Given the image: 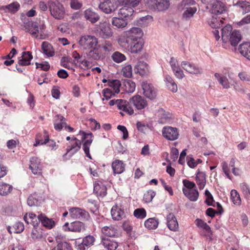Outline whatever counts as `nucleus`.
<instances>
[{
  "mask_svg": "<svg viewBox=\"0 0 250 250\" xmlns=\"http://www.w3.org/2000/svg\"><path fill=\"white\" fill-rule=\"evenodd\" d=\"M230 25H227L222 28V40L224 43H229L232 46H235L241 39V35L239 31H232Z\"/></svg>",
  "mask_w": 250,
  "mask_h": 250,
  "instance_id": "obj_1",
  "label": "nucleus"
},
{
  "mask_svg": "<svg viewBox=\"0 0 250 250\" xmlns=\"http://www.w3.org/2000/svg\"><path fill=\"white\" fill-rule=\"evenodd\" d=\"M195 4V2L193 0H183L181 2L179 7L186 8V10L183 14V18L184 20L188 21L193 17L197 11V8L195 6L190 7V6H193Z\"/></svg>",
  "mask_w": 250,
  "mask_h": 250,
  "instance_id": "obj_2",
  "label": "nucleus"
},
{
  "mask_svg": "<svg viewBox=\"0 0 250 250\" xmlns=\"http://www.w3.org/2000/svg\"><path fill=\"white\" fill-rule=\"evenodd\" d=\"M207 5L210 12L215 15L221 14L225 11L224 4L219 0H201Z\"/></svg>",
  "mask_w": 250,
  "mask_h": 250,
  "instance_id": "obj_3",
  "label": "nucleus"
},
{
  "mask_svg": "<svg viewBox=\"0 0 250 250\" xmlns=\"http://www.w3.org/2000/svg\"><path fill=\"white\" fill-rule=\"evenodd\" d=\"M127 102L128 105L126 106L130 107L133 110V114L134 110L132 106L138 110H141L144 109L147 105V102L144 98L138 95L132 97Z\"/></svg>",
  "mask_w": 250,
  "mask_h": 250,
  "instance_id": "obj_4",
  "label": "nucleus"
},
{
  "mask_svg": "<svg viewBox=\"0 0 250 250\" xmlns=\"http://www.w3.org/2000/svg\"><path fill=\"white\" fill-rule=\"evenodd\" d=\"M98 39L94 36L84 35L80 38L79 43L84 49H91L98 44Z\"/></svg>",
  "mask_w": 250,
  "mask_h": 250,
  "instance_id": "obj_5",
  "label": "nucleus"
},
{
  "mask_svg": "<svg viewBox=\"0 0 250 250\" xmlns=\"http://www.w3.org/2000/svg\"><path fill=\"white\" fill-rule=\"evenodd\" d=\"M117 0H106L99 5V8L104 13L109 14L114 13L118 8Z\"/></svg>",
  "mask_w": 250,
  "mask_h": 250,
  "instance_id": "obj_6",
  "label": "nucleus"
},
{
  "mask_svg": "<svg viewBox=\"0 0 250 250\" xmlns=\"http://www.w3.org/2000/svg\"><path fill=\"white\" fill-rule=\"evenodd\" d=\"M146 5L153 9L163 11L169 6V0H146Z\"/></svg>",
  "mask_w": 250,
  "mask_h": 250,
  "instance_id": "obj_7",
  "label": "nucleus"
},
{
  "mask_svg": "<svg viewBox=\"0 0 250 250\" xmlns=\"http://www.w3.org/2000/svg\"><path fill=\"white\" fill-rule=\"evenodd\" d=\"M49 6L52 16L56 19L63 18L64 10L63 6L59 2L50 1L49 2Z\"/></svg>",
  "mask_w": 250,
  "mask_h": 250,
  "instance_id": "obj_8",
  "label": "nucleus"
},
{
  "mask_svg": "<svg viewBox=\"0 0 250 250\" xmlns=\"http://www.w3.org/2000/svg\"><path fill=\"white\" fill-rule=\"evenodd\" d=\"M79 134L83 135L82 139L83 140H85V142L83 144V149L84 150V152L86 156L91 159L92 158L89 153V147L93 141V135L91 132L86 133L85 132L83 131H80L79 132Z\"/></svg>",
  "mask_w": 250,
  "mask_h": 250,
  "instance_id": "obj_9",
  "label": "nucleus"
},
{
  "mask_svg": "<svg viewBox=\"0 0 250 250\" xmlns=\"http://www.w3.org/2000/svg\"><path fill=\"white\" fill-rule=\"evenodd\" d=\"M71 218L76 219L87 220L89 215L88 212L79 208H71L69 209Z\"/></svg>",
  "mask_w": 250,
  "mask_h": 250,
  "instance_id": "obj_10",
  "label": "nucleus"
},
{
  "mask_svg": "<svg viewBox=\"0 0 250 250\" xmlns=\"http://www.w3.org/2000/svg\"><path fill=\"white\" fill-rule=\"evenodd\" d=\"M110 106L116 105L119 109L123 110L129 115L133 114V110L129 106H126L127 102L122 99L111 100L109 102Z\"/></svg>",
  "mask_w": 250,
  "mask_h": 250,
  "instance_id": "obj_11",
  "label": "nucleus"
},
{
  "mask_svg": "<svg viewBox=\"0 0 250 250\" xmlns=\"http://www.w3.org/2000/svg\"><path fill=\"white\" fill-rule=\"evenodd\" d=\"M164 137L168 140L173 141L178 139L179 133L177 128L171 126H165L162 130Z\"/></svg>",
  "mask_w": 250,
  "mask_h": 250,
  "instance_id": "obj_12",
  "label": "nucleus"
},
{
  "mask_svg": "<svg viewBox=\"0 0 250 250\" xmlns=\"http://www.w3.org/2000/svg\"><path fill=\"white\" fill-rule=\"evenodd\" d=\"M142 87L144 95L147 98L152 100L156 96V92L153 85L147 82L142 83Z\"/></svg>",
  "mask_w": 250,
  "mask_h": 250,
  "instance_id": "obj_13",
  "label": "nucleus"
},
{
  "mask_svg": "<svg viewBox=\"0 0 250 250\" xmlns=\"http://www.w3.org/2000/svg\"><path fill=\"white\" fill-rule=\"evenodd\" d=\"M181 65L186 71L190 74L197 75L203 73L202 69L201 68L188 61L182 62Z\"/></svg>",
  "mask_w": 250,
  "mask_h": 250,
  "instance_id": "obj_14",
  "label": "nucleus"
},
{
  "mask_svg": "<svg viewBox=\"0 0 250 250\" xmlns=\"http://www.w3.org/2000/svg\"><path fill=\"white\" fill-rule=\"evenodd\" d=\"M24 29L26 32H29L30 34L36 38H39L37 34L39 33V24L36 22L28 21L24 23Z\"/></svg>",
  "mask_w": 250,
  "mask_h": 250,
  "instance_id": "obj_15",
  "label": "nucleus"
},
{
  "mask_svg": "<svg viewBox=\"0 0 250 250\" xmlns=\"http://www.w3.org/2000/svg\"><path fill=\"white\" fill-rule=\"evenodd\" d=\"M96 239L93 235H88L83 239L82 242L78 245V250H85L94 245Z\"/></svg>",
  "mask_w": 250,
  "mask_h": 250,
  "instance_id": "obj_16",
  "label": "nucleus"
},
{
  "mask_svg": "<svg viewBox=\"0 0 250 250\" xmlns=\"http://www.w3.org/2000/svg\"><path fill=\"white\" fill-rule=\"evenodd\" d=\"M29 168L34 174H41L42 166L40 160L37 157L31 158L30 160Z\"/></svg>",
  "mask_w": 250,
  "mask_h": 250,
  "instance_id": "obj_17",
  "label": "nucleus"
},
{
  "mask_svg": "<svg viewBox=\"0 0 250 250\" xmlns=\"http://www.w3.org/2000/svg\"><path fill=\"white\" fill-rule=\"evenodd\" d=\"M111 214L112 219L114 220H121L125 217L124 210L122 208L121 206L118 205H115L112 208Z\"/></svg>",
  "mask_w": 250,
  "mask_h": 250,
  "instance_id": "obj_18",
  "label": "nucleus"
},
{
  "mask_svg": "<svg viewBox=\"0 0 250 250\" xmlns=\"http://www.w3.org/2000/svg\"><path fill=\"white\" fill-rule=\"evenodd\" d=\"M84 18L92 23L97 22L100 18V15L91 8L86 9L83 12Z\"/></svg>",
  "mask_w": 250,
  "mask_h": 250,
  "instance_id": "obj_19",
  "label": "nucleus"
},
{
  "mask_svg": "<svg viewBox=\"0 0 250 250\" xmlns=\"http://www.w3.org/2000/svg\"><path fill=\"white\" fill-rule=\"evenodd\" d=\"M101 231L103 234L110 237H118L120 236L117 227L113 225L104 226L102 228Z\"/></svg>",
  "mask_w": 250,
  "mask_h": 250,
  "instance_id": "obj_20",
  "label": "nucleus"
},
{
  "mask_svg": "<svg viewBox=\"0 0 250 250\" xmlns=\"http://www.w3.org/2000/svg\"><path fill=\"white\" fill-rule=\"evenodd\" d=\"M142 35V30L138 27H132L125 32V36L130 38L131 41L140 39Z\"/></svg>",
  "mask_w": 250,
  "mask_h": 250,
  "instance_id": "obj_21",
  "label": "nucleus"
},
{
  "mask_svg": "<svg viewBox=\"0 0 250 250\" xmlns=\"http://www.w3.org/2000/svg\"><path fill=\"white\" fill-rule=\"evenodd\" d=\"M99 28L100 34L103 38H108L112 36V30L106 22H100Z\"/></svg>",
  "mask_w": 250,
  "mask_h": 250,
  "instance_id": "obj_22",
  "label": "nucleus"
},
{
  "mask_svg": "<svg viewBox=\"0 0 250 250\" xmlns=\"http://www.w3.org/2000/svg\"><path fill=\"white\" fill-rule=\"evenodd\" d=\"M91 49L87 54V56L89 59L99 61L102 60L105 58V55L102 53L96 46Z\"/></svg>",
  "mask_w": 250,
  "mask_h": 250,
  "instance_id": "obj_23",
  "label": "nucleus"
},
{
  "mask_svg": "<svg viewBox=\"0 0 250 250\" xmlns=\"http://www.w3.org/2000/svg\"><path fill=\"white\" fill-rule=\"evenodd\" d=\"M144 46V42L140 39L131 41L128 51L131 53H138L141 52Z\"/></svg>",
  "mask_w": 250,
  "mask_h": 250,
  "instance_id": "obj_24",
  "label": "nucleus"
},
{
  "mask_svg": "<svg viewBox=\"0 0 250 250\" xmlns=\"http://www.w3.org/2000/svg\"><path fill=\"white\" fill-rule=\"evenodd\" d=\"M102 244L104 248L107 250H116L118 243L115 240L109 238H102Z\"/></svg>",
  "mask_w": 250,
  "mask_h": 250,
  "instance_id": "obj_25",
  "label": "nucleus"
},
{
  "mask_svg": "<svg viewBox=\"0 0 250 250\" xmlns=\"http://www.w3.org/2000/svg\"><path fill=\"white\" fill-rule=\"evenodd\" d=\"M112 24L118 28H123L127 24V19L117 15L112 19Z\"/></svg>",
  "mask_w": 250,
  "mask_h": 250,
  "instance_id": "obj_26",
  "label": "nucleus"
},
{
  "mask_svg": "<svg viewBox=\"0 0 250 250\" xmlns=\"http://www.w3.org/2000/svg\"><path fill=\"white\" fill-rule=\"evenodd\" d=\"M135 72L139 73L141 76H144L148 72V66L146 62L143 61H139L135 66Z\"/></svg>",
  "mask_w": 250,
  "mask_h": 250,
  "instance_id": "obj_27",
  "label": "nucleus"
},
{
  "mask_svg": "<svg viewBox=\"0 0 250 250\" xmlns=\"http://www.w3.org/2000/svg\"><path fill=\"white\" fill-rule=\"evenodd\" d=\"M38 219L41 222L42 225L49 229L53 228L55 225V222L52 219L47 217L44 214L41 213L38 216Z\"/></svg>",
  "mask_w": 250,
  "mask_h": 250,
  "instance_id": "obj_28",
  "label": "nucleus"
},
{
  "mask_svg": "<svg viewBox=\"0 0 250 250\" xmlns=\"http://www.w3.org/2000/svg\"><path fill=\"white\" fill-rule=\"evenodd\" d=\"M111 166L114 174H121L125 170V164L119 160L114 161Z\"/></svg>",
  "mask_w": 250,
  "mask_h": 250,
  "instance_id": "obj_29",
  "label": "nucleus"
},
{
  "mask_svg": "<svg viewBox=\"0 0 250 250\" xmlns=\"http://www.w3.org/2000/svg\"><path fill=\"white\" fill-rule=\"evenodd\" d=\"M33 59L32 54L29 51L23 52L21 58H19V65L25 66L30 64V61Z\"/></svg>",
  "mask_w": 250,
  "mask_h": 250,
  "instance_id": "obj_30",
  "label": "nucleus"
},
{
  "mask_svg": "<svg viewBox=\"0 0 250 250\" xmlns=\"http://www.w3.org/2000/svg\"><path fill=\"white\" fill-rule=\"evenodd\" d=\"M167 225L169 229L172 231H176L179 228L177 219L172 213H169L167 216Z\"/></svg>",
  "mask_w": 250,
  "mask_h": 250,
  "instance_id": "obj_31",
  "label": "nucleus"
},
{
  "mask_svg": "<svg viewBox=\"0 0 250 250\" xmlns=\"http://www.w3.org/2000/svg\"><path fill=\"white\" fill-rule=\"evenodd\" d=\"M183 191L184 195L187 197L191 201H196L197 200L199 193L196 189H186L184 188Z\"/></svg>",
  "mask_w": 250,
  "mask_h": 250,
  "instance_id": "obj_32",
  "label": "nucleus"
},
{
  "mask_svg": "<svg viewBox=\"0 0 250 250\" xmlns=\"http://www.w3.org/2000/svg\"><path fill=\"white\" fill-rule=\"evenodd\" d=\"M240 53L245 58L250 61V42H246L239 45Z\"/></svg>",
  "mask_w": 250,
  "mask_h": 250,
  "instance_id": "obj_33",
  "label": "nucleus"
},
{
  "mask_svg": "<svg viewBox=\"0 0 250 250\" xmlns=\"http://www.w3.org/2000/svg\"><path fill=\"white\" fill-rule=\"evenodd\" d=\"M24 229V226L23 224L20 222H16L13 226H9L7 227V229L10 234L12 233H21L23 231Z\"/></svg>",
  "mask_w": 250,
  "mask_h": 250,
  "instance_id": "obj_34",
  "label": "nucleus"
},
{
  "mask_svg": "<svg viewBox=\"0 0 250 250\" xmlns=\"http://www.w3.org/2000/svg\"><path fill=\"white\" fill-rule=\"evenodd\" d=\"M206 174L199 170L197 172L196 176V183L199 186V188L202 190L204 188L206 183Z\"/></svg>",
  "mask_w": 250,
  "mask_h": 250,
  "instance_id": "obj_35",
  "label": "nucleus"
},
{
  "mask_svg": "<svg viewBox=\"0 0 250 250\" xmlns=\"http://www.w3.org/2000/svg\"><path fill=\"white\" fill-rule=\"evenodd\" d=\"M85 230V226L83 223L80 221H75L71 223L68 230L80 232Z\"/></svg>",
  "mask_w": 250,
  "mask_h": 250,
  "instance_id": "obj_36",
  "label": "nucleus"
},
{
  "mask_svg": "<svg viewBox=\"0 0 250 250\" xmlns=\"http://www.w3.org/2000/svg\"><path fill=\"white\" fill-rule=\"evenodd\" d=\"M82 145L81 141L74 142L71 144V146H68L66 149V152L63 155V157L64 158L66 155L71 152V156L78 151L81 148Z\"/></svg>",
  "mask_w": 250,
  "mask_h": 250,
  "instance_id": "obj_37",
  "label": "nucleus"
},
{
  "mask_svg": "<svg viewBox=\"0 0 250 250\" xmlns=\"http://www.w3.org/2000/svg\"><path fill=\"white\" fill-rule=\"evenodd\" d=\"M94 191L97 195L104 197L106 194V188L101 183H95L94 185Z\"/></svg>",
  "mask_w": 250,
  "mask_h": 250,
  "instance_id": "obj_38",
  "label": "nucleus"
},
{
  "mask_svg": "<svg viewBox=\"0 0 250 250\" xmlns=\"http://www.w3.org/2000/svg\"><path fill=\"white\" fill-rule=\"evenodd\" d=\"M134 12V10L131 7H128L124 5L123 7L120 8L118 12V15L119 16H121L124 18L127 19L128 17L131 16L133 13Z\"/></svg>",
  "mask_w": 250,
  "mask_h": 250,
  "instance_id": "obj_39",
  "label": "nucleus"
},
{
  "mask_svg": "<svg viewBox=\"0 0 250 250\" xmlns=\"http://www.w3.org/2000/svg\"><path fill=\"white\" fill-rule=\"evenodd\" d=\"M23 218L27 224H31L34 227L37 226L40 222V221L37 220L36 214L33 213H30L28 215L25 214Z\"/></svg>",
  "mask_w": 250,
  "mask_h": 250,
  "instance_id": "obj_40",
  "label": "nucleus"
},
{
  "mask_svg": "<svg viewBox=\"0 0 250 250\" xmlns=\"http://www.w3.org/2000/svg\"><path fill=\"white\" fill-rule=\"evenodd\" d=\"M166 84L167 88L173 92L177 91L178 88L174 80L169 75H167L165 78Z\"/></svg>",
  "mask_w": 250,
  "mask_h": 250,
  "instance_id": "obj_41",
  "label": "nucleus"
},
{
  "mask_svg": "<svg viewBox=\"0 0 250 250\" xmlns=\"http://www.w3.org/2000/svg\"><path fill=\"white\" fill-rule=\"evenodd\" d=\"M66 125L65 119L62 116L58 115L56 116L54 128L57 130H61Z\"/></svg>",
  "mask_w": 250,
  "mask_h": 250,
  "instance_id": "obj_42",
  "label": "nucleus"
},
{
  "mask_svg": "<svg viewBox=\"0 0 250 250\" xmlns=\"http://www.w3.org/2000/svg\"><path fill=\"white\" fill-rule=\"evenodd\" d=\"M240 8V11L243 14L250 12V2L247 1H239L235 4Z\"/></svg>",
  "mask_w": 250,
  "mask_h": 250,
  "instance_id": "obj_43",
  "label": "nucleus"
},
{
  "mask_svg": "<svg viewBox=\"0 0 250 250\" xmlns=\"http://www.w3.org/2000/svg\"><path fill=\"white\" fill-rule=\"evenodd\" d=\"M42 49L44 54L49 57H51L54 55V52L51 45L48 42H43L42 43Z\"/></svg>",
  "mask_w": 250,
  "mask_h": 250,
  "instance_id": "obj_44",
  "label": "nucleus"
},
{
  "mask_svg": "<svg viewBox=\"0 0 250 250\" xmlns=\"http://www.w3.org/2000/svg\"><path fill=\"white\" fill-rule=\"evenodd\" d=\"M112 60L116 63H121L126 60L125 56L119 51L114 52L111 55Z\"/></svg>",
  "mask_w": 250,
  "mask_h": 250,
  "instance_id": "obj_45",
  "label": "nucleus"
},
{
  "mask_svg": "<svg viewBox=\"0 0 250 250\" xmlns=\"http://www.w3.org/2000/svg\"><path fill=\"white\" fill-rule=\"evenodd\" d=\"M214 76L224 88L228 89L229 87V83L226 77L217 73L215 74Z\"/></svg>",
  "mask_w": 250,
  "mask_h": 250,
  "instance_id": "obj_46",
  "label": "nucleus"
},
{
  "mask_svg": "<svg viewBox=\"0 0 250 250\" xmlns=\"http://www.w3.org/2000/svg\"><path fill=\"white\" fill-rule=\"evenodd\" d=\"M131 42V40L127 36H124L118 39V43H119L120 45L122 47L126 49L127 50H128V49L129 48Z\"/></svg>",
  "mask_w": 250,
  "mask_h": 250,
  "instance_id": "obj_47",
  "label": "nucleus"
},
{
  "mask_svg": "<svg viewBox=\"0 0 250 250\" xmlns=\"http://www.w3.org/2000/svg\"><path fill=\"white\" fill-rule=\"evenodd\" d=\"M71 245L66 241L59 242L57 246L50 250H72Z\"/></svg>",
  "mask_w": 250,
  "mask_h": 250,
  "instance_id": "obj_48",
  "label": "nucleus"
},
{
  "mask_svg": "<svg viewBox=\"0 0 250 250\" xmlns=\"http://www.w3.org/2000/svg\"><path fill=\"white\" fill-rule=\"evenodd\" d=\"M12 189V186L9 184L6 183L0 184V195H6L11 192Z\"/></svg>",
  "mask_w": 250,
  "mask_h": 250,
  "instance_id": "obj_49",
  "label": "nucleus"
},
{
  "mask_svg": "<svg viewBox=\"0 0 250 250\" xmlns=\"http://www.w3.org/2000/svg\"><path fill=\"white\" fill-rule=\"evenodd\" d=\"M108 84L110 87L109 88L111 89L115 94L119 93L121 83L119 80H115L109 81L108 83Z\"/></svg>",
  "mask_w": 250,
  "mask_h": 250,
  "instance_id": "obj_50",
  "label": "nucleus"
},
{
  "mask_svg": "<svg viewBox=\"0 0 250 250\" xmlns=\"http://www.w3.org/2000/svg\"><path fill=\"white\" fill-rule=\"evenodd\" d=\"M240 188L245 198L250 200V187L246 183H242L240 184Z\"/></svg>",
  "mask_w": 250,
  "mask_h": 250,
  "instance_id": "obj_51",
  "label": "nucleus"
},
{
  "mask_svg": "<svg viewBox=\"0 0 250 250\" xmlns=\"http://www.w3.org/2000/svg\"><path fill=\"white\" fill-rule=\"evenodd\" d=\"M158 225V220L155 218H149L145 222V226L149 229H155Z\"/></svg>",
  "mask_w": 250,
  "mask_h": 250,
  "instance_id": "obj_52",
  "label": "nucleus"
},
{
  "mask_svg": "<svg viewBox=\"0 0 250 250\" xmlns=\"http://www.w3.org/2000/svg\"><path fill=\"white\" fill-rule=\"evenodd\" d=\"M119 4L126 6L128 7H135L139 5L136 0H117Z\"/></svg>",
  "mask_w": 250,
  "mask_h": 250,
  "instance_id": "obj_53",
  "label": "nucleus"
},
{
  "mask_svg": "<svg viewBox=\"0 0 250 250\" xmlns=\"http://www.w3.org/2000/svg\"><path fill=\"white\" fill-rule=\"evenodd\" d=\"M125 89L127 93H132L134 91L136 85L133 82L127 80L124 82Z\"/></svg>",
  "mask_w": 250,
  "mask_h": 250,
  "instance_id": "obj_54",
  "label": "nucleus"
},
{
  "mask_svg": "<svg viewBox=\"0 0 250 250\" xmlns=\"http://www.w3.org/2000/svg\"><path fill=\"white\" fill-rule=\"evenodd\" d=\"M208 24L213 28H218L222 25L223 21L220 19L213 17L208 21Z\"/></svg>",
  "mask_w": 250,
  "mask_h": 250,
  "instance_id": "obj_55",
  "label": "nucleus"
},
{
  "mask_svg": "<svg viewBox=\"0 0 250 250\" xmlns=\"http://www.w3.org/2000/svg\"><path fill=\"white\" fill-rule=\"evenodd\" d=\"M231 197L233 204L236 205H240L241 200L239 193L236 190L233 189L231 191Z\"/></svg>",
  "mask_w": 250,
  "mask_h": 250,
  "instance_id": "obj_56",
  "label": "nucleus"
},
{
  "mask_svg": "<svg viewBox=\"0 0 250 250\" xmlns=\"http://www.w3.org/2000/svg\"><path fill=\"white\" fill-rule=\"evenodd\" d=\"M20 8V4L18 2H13L4 7L6 12H16Z\"/></svg>",
  "mask_w": 250,
  "mask_h": 250,
  "instance_id": "obj_57",
  "label": "nucleus"
},
{
  "mask_svg": "<svg viewBox=\"0 0 250 250\" xmlns=\"http://www.w3.org/2000/svg\"><path fill=\"white\" fill-rule=\"evenodd\" d=\"M44 133L46 134V138L45 139L44 141H43L42 139H40L41 135L39 134L37 135L36 138V143L34 144V146H37L40 145H44L46 144L49 141V136L47 134V132L46 130H44Z\"/></svg>",
  "mask_w": 250,
  "mask_h": 250,
  "instance_id": "obj_58",
  "label": "nucleus"
},
{
  "mask_svg": "<svg viewBox=\"0 0 250 250\" xmlns=\"http://www.w3.org/2000/svg\"><path fill=\"white\" fill-rule=\"evenodd\" d=\"M122 73L123 75L127 78H129L132 76V67L131 65L127 64L122 68Z\"/></svg>",
  "mask_w": 250,
  "mask_h": 250,
  "instance_id": "obj_59",
  "label": "nucleus"
},
{
  "mask_svg": "<svg viewBox=\"0 0 250 250\" xmlns=\"http://www.w3.org/2000/svg\"><path fill=\"white\" fill-rule=\"evenodd\" d=\"M134 215L138 218L143 219L146 216V211L143 208H137L134 210Z\"/></svg>",
  "mask_w": 250,
  "mask_h": 250,
  "instance_id": "obj_60",
  "label": "nucleus"
},
{
  "mask_svg": "<svg viewBox=\"0 0 250 250\" xmlns=\"http://www.w3.org/2000/svg\"><path fill=\"white\" fill-rule=\"evenodd\" d=\"M72 60L70 57H63L61 61V65L65 68L70 69V65L68 64L69 62H72Z\"/></svg>",
  "mask_w": 250,
  "mask_h": 250,
  "instance_id": "obj_61",
  "label": "nucleus"
},
{
  "mask_svg": "<svg viewBox=\"0 0 250 250\" xmlns=\"http://www.w3.org/2000/svg\"><path fill=\"white\" fill-rule=\"evenodd\" d=\"M155 195V193L152 190H149L144 195V200L146 202H150Z\"/></svg>",
  "mask_w": 250,
  "mask_h": 250,
  "instance_id": "obj_62",
  "label": "nucleus"
},
{
  "mask_svg": "<svg viewBox=\"0 0 250 250\" xmlns=\"http://www.w3.org/2000/svg\"><path fill=\"white\" fill-rule=\"evenodd\" d=\"M27 203L30 207L37 206L38 205V200L35 195H31L27 198Z\"/></svg>",
  "mask_w": 250,
  "mask_h": 250,
  "instance_id": "obj_63",
  "label": "nucleus"
},
{
  "mask_svg": "<svg viewBox=\"0 0 250 250\" xmlns=\"http://www.w3.org/2000/svg\"><path fill=\"white\" fill-rule=\"evenodd\" d=\"M236 24L239 26L250 24V14L244 17L240 21L237 22Z\"/></svg>",
  "mask_w": 250,
  "mask_h": 250,
  "instance_id": "obj_64",
  "label": "nucleus"
}]
</instances>
